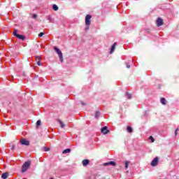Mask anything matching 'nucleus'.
Segmentation results:
<instances>
[{
	"label": "nucleus",
	"instance_id": "nucleus-1",
	"mask_svg": "<svg viewBox=\"0 0 179 179\" xmlns=\"http://www.w3.org/2000/svg\"><path fill=\"white\" fill-rule=\"evenodd\" d=\"M30 166H31V161L25 162L22 166L21 173H26L29 169H30Z\"/></svg>",
	"mask_w": 179,
	"mask_h": 179
},
{
	"label": "nucleus",
	"instance_id": "nucleus-2",
	"mask_svg": "<svg viewBox=\"0 0 179 179\" xmlns=\"http://www.w3.org/2000/svg\"><path fill=\"white\" fill-rule=\"evenodd\" d=\"M54 50H55V51H56L57 54L58 55L59 61L61 62H64V56L62 55V52L61 51V50H59V48H58L57 47H55Z\"/></svg>",
	"mask_w": 179,
	"mask_h": 179
},
{
	"label": "nucleus",
	"instance_id": "nucleus-3",
	"mask_svg": "<svg viewBox=\"0 0 179 179\" xmlns=\"http://www.w3.org/2000/svg\"><path fill=\"white\" fill-rule=\"evenodd\" d=\"M92 15H87L85 17V25L89 26L92 23Z\"/></svg>",
	"mask_w": 179,
	"mask_h": 179
},
{
	"label": "nucleus",
	"instance_id": "nucleus-4",
	"mask_svg": "<svg viewBox=\"0 0 179 179\" xmlns=\"http://www.w3.org/2000/svg\"><path fill=\"white\" fill-rule=\"evenodd\" d=\"M13 35L17 37V38H19L20 40H24L26 38L23 35L17 34V30L15 29L13 32Z\"/></svg>",
	"mask_w": 179,
	"mask_h": 179
},
{
	"label": "nucleus",
	"instance_id": "nucleus-5",
	"mask_svg": "<svg viewBox=\"0 0 179 179\" xmlns=\"http://www.w3.org/2000/svg\"><path fill=\"white\" fill-rule=\"evenodd\" d=\"M159 164V157H156L153 159V160L151 162V166L152 167H156V166Z\"/></svg>",
	"mask_w": 179,
	"mask_h": 179
},
{
	"label": "nucleus",
	"instance_id": "nucleus-6",
	"mask_svg": "<svg viewBox=\"0 0 179 179\" xmlns=\"http://www.w3.org/2000/svg\"><path fill=\"white\" fill-rule=\"evenodd\" d=\"M21 145H24L25 146H29L30 145V142L27 139L22 138L20 141Z\"/></svg>",
	"mask_w": 179,
	"mask_h": 179
},
{
	"label": "nucleus",
	"instance_id": "nucleus-7",
	"mask_svg": "<svg viewBox=\"0 0 179 179\" xmlns=\"http://www.w3.org/2000/svg\"><path fill=\"white\" fill-rule=\"evenodd\" d=\"M101 132L103 134V135H107L110 132L108 129H107V127L105 126L101 129Z\"/></svg>",
	"mask_w": 179,
	"mask_h": 179
},
{
	"label": "nucleus",
	"instance_id": "nucleus-8",
	"mask_svg": "<svg viewBox=\"0 0 179 179\" xmlns=\"http://www.w3.org/2000/svg\"><path fill=\"white\" fill-rule=\"evenodd\" d=\"M157 26L160 27V26H163V20L162 18H158L157 20Z\"/></svg>",
	"mask_w": 179,
	"mask_h": 179
},
{
	"label": "nucleus",
	"instance_id": "nucleus-9",
	"mask_svg": "<svg viewBox=\"0 0 179 179\" xmlns=\"http://www.w3.org/2000/svg\"><path fill=\"white\" fill-rule=\"evenodd\" d=\"M89 163H90V161H89V159H84L82 162V164L83 166H84V167H86V166H87Z\"/></svg>",
	"mask_w": 179,
	"mask_h": 179
},
{
	"label": "nucleus",
	"instance_id": "nucleus-10",
	"mask_svg": "<svg viewBox=\"0 0 179 179\" xmlns=\"http://www.w3.org/2000/svg\"><path fill=\"white\" fill-rule=\"evenodd\" d=\"M115 47H117V43H116V42H115V43H113V45H112L111 49H110V54H113V52H114V51H115Z\"/></svg>",
	"mask_w": 179,
	"mask_h": 179
},
{
	"label": "nucleus",
	"instance_id": "nucleus-11",
	"mask_svg": "<svg viewBox=\"0 0 179 179\" xmlns=\"http://www.w3.org/2000/svg\"><path fill=\"white\" fill-rule=\"evenodd\" d=\"M115 162H109L103 164V166H115Z\"/></svg>",
	"mask_w": 179,
	"mask_h": 179
},
{
	"label": "nucleus",
	"instance_id": "nucleus-12",
	"mask_svg": "<svg viewBox=\"0 0 179 179\" xmlns=\"http://www.w3.org/2000/svg\"><path fill=\"white\" fill-rule=\"evenodd\" d=\"M57 122H59V124H60L61 128H65V124H64V122H62L61 120L58 119Z\"/></svg>",
	"mask_w": 179,
	"mask_h": 179
},
{
	"label": "nucleus",
	"instance_id": "nucleus-13",
	"mask_svg": "<svg viewBox=\"0 0 179 179\" xmlns=\"http://www.w3.org/2000/svg\"><path fill=\"white\" fill-rule=\"evenodd\" d=\"M9 176V173H3L2 175H1V178L2 179H6L8 178V176Z\"/></svg>",
	"mask_w": 179,
	"mask_h": 179
},
{
	"label": "nucleus",
	"instance_id": "nucleus-14",
	"mask_svg": "<svg viewBox=\"0 0 179 179\" xmlns=\"http://www.w3.org/2000/svg\"><path fill=\"white\" fill-rule=\"evenodd\" d=\"M166 99L164 98H162L160 100V102L162 103V104H163L164 106H166Z\"/></svg>",
	"mask_w": 179,
	"mask_h": 179
},
{
	"label": "nucleus",
	"instance_id": "nucleus-15",
	"mask_svg": "<svg viewBox=\"0 0 179 179\" xmlns=\"http://www.w3.org/2000/svg\"><path fill=\"white\" fill-rule=\"evenodd\" d=\"M95 118H99L100 117V111H96L94 115Z\"/></svg>",
	"mask_w": 179,
	"mask_h": 179
},
{
	"label": "nucleus",
	"instance_id": "nucleus-16",
	"mask_svg": "<svg viewBox=\"0 0 179 179\" xmlns=\"http://www.w3.org/2000/svg\"><path fill=\"white\" fill-rule=\"evenodd\" d=\"M62 153H63V154H65V153H71V149L67 148V149L63 150Z\"/></svg>",
	"mask_w": 179,
	"mask_h": 179
},
{
	"label": "nucleus",
	"instance_id": "nucleus-17",
	"mask_svg": "<svg viewBox=\"0 0 179 179\" xmlns=\"http://www.w3.org/2000/svg\"><path fill=\"white\" fill-rule=\"evenodd\" d=\"M52 9L53 10H58V6H57L56 4H53Z\"/></svg>",
	"mask_w": 179,
	"mask_h": 179
},
{
	"label": "nucleus",
	"instance_id": "nucleus-18",
	"mask_svg": "<svg viewBox=\"0 0 179 179\" xmlns=\"http://www.w3.org/2000/svg\"><path fill=\"white\" fill-rule=\"evenodd\" d=\"M127 131L130 134L132 133V127H131V126L127 127Z\"/></svg>",
	"mask_w": 179,
	"mask_h": 179
},
{
	"label": "nucleus",
	"instance_id": "nucleus-19",
	"mask_svg": "<svg viewBox=\"0 0 179 179\" xmlns=\"http://www.w3.org/2000/svg\"><path fill=\"white\" fill-rule=\"evenodd\" d=\"M129 164V162L125 161V169H126V170L128 169Z\"/></svg>",
	"mask_w": 179,
	"mask_h": 179
},
{
	"label": "nucleus",
	"instance_id": "nucleus-20",
	"mask_svg": "<svg viewBox=\"0 0 179 179\" xmlns=\"http://www.w3.org/2000/svg\"><path fill=\"white\" fill-rule=\"evenodd\" d=\"M126 97H127L128 99H132V95L131 94H126Z\"/></svg>",
	"mask_w": 179,
	"mask_h": 179
},
{
	"label": "nucleus",
	"instance_id": "nucleus-21",
	"mask_svg": "<svg viewBox=\"0 0 179 179\" xmlns=\"http://www.w3.org/2000/svg\"><path fill=\"white\" fill-rule=\"evenodd\" d=\"M36 125H37L38 127H39L40 125H41V120H38V121L36 122Z\"/></svg>",
	"mask_w": 179,
	"mask_h": 179
},
{
	"label": "nucleus",
	"instance_id": "nucleus-22",
	"mask_svg": "<svg viewBox=\"0 0 179 179\" xmlns=\"http://www.w3.org/2000/svg\"><path fill=\"white\" fill-rule=\"evenodd\" d=\"M40 59H41V57L38 56V57H36V62L40 61Z\"/></svg>",
	"mask_w": 179,
	"mask_h": 179
},
{
	"label": "nucleus",
	"instance_id": "nucleus-23",
	"mask_svg": "<svg viewBox=\"0 0 179 179\" xmlns=\"http://www.w3.org/2000/svg\"><path fill=\"white\" fill-rule=\"evenodd\" d=\"M150 139L151 140L152 143L155 142V138H153V136H150Z\"/></svg>",
	"mask_w": 179,
	"mask_h": 179
},
{
	"label": "nucleus",
	"instance_id": "nucleus-24",
	"mask_svg": "<svg viewBox=\"0 0 179 179\" xmlns=\"http://www.w3.org/2000/svg\"><path fill=\"white\" fill-rule=\"evenodd\" d=\"M32 19H37V15L36 14H33L32 15Z\"/></svg>",
	"mask_w": 179,
	"mask_h": 179
},
{
	"label": "nucleus",
	"instance_id": "nucleus-25",
	"mask_svg": "<svg viewBox=\"0 0 179 179\" xmlns=\"http://www.w3.org/2000/svg\"><path fill=\"white\" fill-rule=\"evenodd\" d=\"M44 33L43 32H41L39 34H38V37H43V36H44Z\"/></svg>",
	"mask_w": 179,
	"mask_h": 179
},
{
	"label": "nucleus",
	"instance_id": "nucleus-26",
	"mask_svg": "<svg viewBox=\"0 0 179 179\" xmlns=\"http://www.w3.org/2000/svg\"><path fill=\"white\" fill-rule=\"evenodd\" d=\"M44 151H45V152H49V151H50V149H49L48 148H47V147H45V148H44Z\"/></svg>",
	"mask_w": 179,
	"mask_h": 179
},
{
	"label": "nucleus",
	"instance_id": "nucleus-27",
	"mask_svg": "<svg viewBox=\"0 0 179 179\" xmlns=\"http://www.w3.org/2000/svg\"><path fill=\"white\" fill-rule=\"evenodd\" d=\"M37 64L38 65V66H41V62H40V60L37 62Z\"/></svg>",
	"mask_w": 179,
	"mask_h": 179
},
{
	"label": "nucleus",
	"instance_id": "nucleus-28",
	"mask_svg": "<svg viewBox=\"0 0 179 179\" xmlns=\"http://www.w3.org/2000/svg\"><path fill=\"white\" fill-rule=\"evenodd\" d=\"M177 131H178V129H176L175 131V136H177L178 135Z\"/></svg>",
	"mask_w": 179,
	"mask_h": 179
},
{
	"label": "nucleus",
	"instance_id": "nucleus-29",
	"mask_svg": "<svg viewBox=\"0 0 179 179\" xmlns=\"http://www.w3.org/2000/svg\"><path fill=\"white\" fill-rule=\"evenodd\" d=\"M82 106H86V103H84L83 101H80Z\"/></svg>",
	"mask_w": 179,
	"mask_h": 179
},
{
	"label": "nucleus",
	"instance_id": "nucleus-30",
	"mask_svg": "<svg viewBox=\"0 0 179 179\" xmlns=\"http://www.w3.org/2000/svg\"><path fill=\"white\" fill-rule=\"evenodd\" d=\"M48 20H50V22H52V20H51V17H49L48 18Z\"/></svg>",
	"mask_w": 179,
	"mask_h": 179
},
{
	"label": "nucleus",
	"instance_id": "nucleus-31",
	"mask_svg": "<svg viewBox=\"0 0 179 179\" xmlns=\"http://www.w3.org/2000/svg\"><path fill=\"white\" fill-rule=\"evenodd\" d=\"M86 31H87V30H89V26H87L85 28Z\"/></svg>",
	"mask_w": 179,
	"mask_h": 179
},
{
	"label": "nucleus",
	"instance_id": "nucleus-32",
	"mask_svg": "<svg viewBox=\"0 0 179 179\" xmlns=\"http://www.w3.org/2000/svg\"><path fill=\"white\" fill-rule=\"evenodd\" d=\"M11 149H12V150H13V149H15V145H12Z\"/></svg>",
	"mask_w": 179,
	"mask_h": 179
},
{
	"label": "nucleus",
	"instance_id": "nucleus-33",
	"mask_svg": "<svg viewBox=\"0 0 179 179\" xmlns=\"http://www.w3.org/2000/svg\"><path fill=\"white\" fill-rule=\"evenodd\" d=\"M127 68L129 69V68H131V66L130 65H127Z\"/></svg>",
	"mask_w": 179,
	"mask_h": 179
},
{
	"label": "nucleus",
	"instance_id": "nucleus-34",
	"mask_svg": "<svg viewBox=\"0 0 179 179\" xmlns=\"http://www.w3.org/2000/svg\"><path fill=\"white\" fill-rule=\"evenodd\" d=\"M50 179H54V178H50Z\"/></svg>",
	"mask_w": 179,
	"mask_h": 179
}]
</instances>
